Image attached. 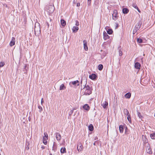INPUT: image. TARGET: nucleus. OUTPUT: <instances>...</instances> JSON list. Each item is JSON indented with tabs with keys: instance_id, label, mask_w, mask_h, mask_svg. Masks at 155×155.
Here are the masks:
<instances>
[{
	"instance_id": "obj_36",
	"label": "nucleus",
	"mask_w": 155,
	"mask_h": 155,
	"mask_svg": "<svg viewBox=\"0 0 155 155\" xmlns=\"http://www.w3.org/2000/svg\"><path fill=\"white\" fill-rule=\"evenodd\" d=\"M5 65V63L3 62H1L0 63V67H3Z\"/></svg>"
},
{
	"instance_id": "obj_49",
	"label": "nucleus",
	"mask_w": 155,
	"mask_h": 155,
	"mask_svg": "<svg viewBox=\"0 0 155 155\" xmlns=\"http://www.w3.org/2000/svg\"><path fill=\"white\" fill-rule=\"evenodd\" d=\"M97 137H95L94 138L95 140H97Z\"/></svg>"
},
{
	"instance_id": "obj_18",
	"label": "nucleus",
	"mask_w": 155,
	"mask_h": 155,
	"mask_svg": "<svg viewBox=\"0 0 155 155\" xmlns=\"http://www.w3.org/2000/svg\"><path fill=\"white\" fill-rule=\"evenodd\" d=\"M79 28L77 26H74L72 29L73 32H76L78 30Z\"/></svg>"
},
{
	"instance_id": "obj_50",
	"label": "nucleus",
	"mask_w": 155,
	"mask_h": 155,
	"mask_svg": "<svg viewBox=\"0 0 155 155\" xmlns=\"http://www.w3.org/2000/svg\"><path fill=\"white\" fill-rule=\"evenodd\" d=\"M48 21H49L50 22H51V19H50V18H49L48 19Z\"/></svg>"
},
{
	"instance_id": "obj_14",
	"label": "nucleus",
	"mask_w": 155,
	"mask_h": 155,
	"mask_svg": "<svg viewBox=\"0 0 155 155\" xmlns=\"http://www.w3.org/2000/svg\"><path fill=\"white\" fill-rule=\"evenodd\" d=\"M103 36L105 40H106L107 39L109 38L110 37L109 36L107 35L106 32H104Z\"/></svg>"
},
{
	"instance_id": "obj_1",
	"label": "nucleus",
	"mask_w": 155,
	"mask_h": 155,
	"mask_svg": "<svg viewBox=\"0 0 155 155\" xmlns=\"http://www.w3.org/2000/svg\"><path fill=\"white\" fill-rule=\"evenodd\" d=\"M35 35H38L41 32L40 25L39 23H36L35 26Z\"/></svg>"
},
{
	"instance_id": "obj_20",
	"label": "nucleus",
	"mask_w": 155,
	"mask_h": 155,
	"mask_svg": "<svg viewBox=\"0 0 155 155\" xmlns=\"http://www.w3.org/2000/svg\"><path fill=\"white\" fill-rule=\"evenodd\" d=\"M124 14H127L129 12L128 9L127 8H124L122 10Z\"/></svg>"
},
{
	"instance_id": "obj_13",
	"label": "nucleus",
	"mask_w": 155,
	"mask_h": 155,
	"mask_svg": "<svg viewBox=\"0 0 155 155\" xmlns=\"http://www.w3.org/2000/svg\"><path fill=\"white\" fill-rule=\"evenodd\" d=\"M56 137L57 140L58 141H59L61 140V137L60 134L59 133H56Z\"/></svg>"
},
{
	"instance_id": "obj_40",
	"label": "nucleus",
	"mask_w": 155,
	"mask_h": 155,
	"mask_svg": "<svg viewBox=\"0 0 155 155\" xmlns=\"http://www.w3.org/2000/svg\"><path fill=\"white\" fill-rule=\"evenodd\" d=\"M91 0H87V5H90Z\"/></svg>"
},
{
	"instance_id": "obj_10",
	"label": "nucleus",
	"mask_w": 155,
	"mask_h": 155,
	"mask_svg": "<svg viewBox=\"0 0 155 155\" xmlns=\"http://www.w3.org/2000/svg\"><path fill=\"white\" fill-rule=\"evenodd\" d=\"M15 38L13 37L12 38L11 41L10 43V45L11 46H12L15 44Z\"/></svg>"
},
{
	"instance_id": "obj_16",
	"label": "nucleus",
	"mask_w": 155,
	"mask_h": 155,
	"mask_svg": "<svg viewBox=\"0 0 155 155\" xmlns=\"http://www.w3.org/2000/svg\"><path fill=\"white\" fill-rule=\"evenodd\" d=\"M96 77L97 76L95 74H92L89 76V78L93 80H94Z\"/></svg>"
},
{
	"instance_id": "obj_21",
	"label": "nucleus",
	"mask_w": 155,
	"mask_h": 155,
	"mask_svg": "<svg viewBox=\"0 0 155 155\" xmlns=\"http://www.w3.org/2000/svg\"><path fill=\"white\" fill-rule=\"evenodd\" d=\"M131 95V94L130 93H128L125 94V97L127 98H130Z\"/></svg>"
},
{
	"instance_id": "obj_43",
	"label": "nucleus",
	"mask_w": 155,
	"mask_h": 155,
	"mask_svg": "<svg viewBox=\"0 0 155 155\" xmlns=\"http://www.w3.org/2000/svg\"><path fill=\"white\" fill-rule=\"evenodd\" d=\"M3 5V6L5 7V8H7L8 7V5L7 4H4Z\"/></svg>"
},
{
	"instance_id": "obj_8",
	"label": "nucleus",
	"mask_w": 155,
	"mask_h": 155,
	"mask_svg": "<svg viewBox=\"0 0 155 155\" xmlns=\"http://www.w3.org/2000/svg\"><path fill=\"white\" fill-rule=\"evenodd\" d=\"M140 25L139 24L136 25L133 31V34H134L136 32L140 29Z\"/></svg>"
},
{
	"instance_id": "obj_26",
	"label": "nucleus",
	"mask_w": 155,
	"mask_h": 155,
	"mask_svg": "<svg viewBox=\"0 0 155 155\" xmlns=\"http://www.w3.org/2000/svg\"><path fill=\"white\" fill-rule=\"evenodd\" d=\"M137 114L138 116L139 117L140 119L141 120H142V119L143 118V117L141 115L140 113V112H138L137 111Z\"/></svg>"
},
{
	"instance_id": "obj_25",
	"label": "nucleus",
	"mask_w": 155,
	"mask_h": 155,
	"mask_svg": "<svg viewBox=\"0 0 155 155\" xmlns=\"http://www.w3.org/2000/svg\"><path fill=\"white\" fill-rule=\"evenodd\" d=\"M124 113L125 115H126L127 116L129 115V112L127 109H124Z\"/></svg>"
},
{
	"instance_id": "obj_17",
	"label": "nucleus",
	"mask_w": 155,
	"mask_h": 155,
	"mask_svg": "<svg viewBox=\"0 0 155 155\" xmlns=\"http://www.w3.org/2000/svg\"><path fill=\"white\" fill-rule=\"evenodd\" d=\"M102 105L103 107L104 108H107L108 105V103L107 101H104L102 103Z\"/></svg>"
},
{
	"instance_id": "obj_48",
	"label": "nucleus",
	"mask_w": 155,
	"mask_h": 155,
	"mask_svg": "<svg viewBox=\"0 0 155 155\" xmlns=\"http://www.w3.org/2000/svg\"><path fill=\"white\" fill-rule=\"evenodd\" d=\"M137 9L139 12L140 13L141 12L138 8Z\"/></svg>"
},
{
	"instance_id": "obj_44",
	"label": "nucleus",
	"mask_w": 155,
	"mask_h": 155,
	"mask_svg": "<svg viewBox=\"0 0 155 155\" xmlns=\"http://www.w3.org/2000/svg\"><path fill=\"white\" fill-rule=\"evenodd\" d=\"M46 24H47V25L48 26V28L49 27V23H48V21H47Z\"/></svg>"
},
{
	"instance_id": "obj_52",
	"label": "nucleus",
	"mask_w": 155,
	"mask_h": 155,
	"mask_svg": "<svg viewBox=\"0 0 155 155\" xmlns=\"http://www.w3.org/2000/svg\"><path fill=\"white\" fill-rule=\"evenodd\" d=\"M94 145H95V142H94Z\"/></svg>"
},
{
	"instance_id": "obj_51",
	"label": "nucleus",
	"mask_w": 155,
	"mask_h": 155,
	"mask_svg": "<svg viewBox=\"0 0 155 155\" xmlns=\"http://www.w3.org/2000/svg\"><path fill=\"white\" fill-rule=\"evenodd\" d=\"M26 148L28 150L29 149V147H27Z\"/></svg>"
},
{
	"instance_id": "obj_33",
	"label": "nucleus",
	"mask_w": 155,
	"mask_h": 155,
	"mask_svg": "<svg viewBox=\"0 0 155 155\" xmlns=\"http://www.w3.org/2000/svg\"><path fill=\"white\" fill-rule=\"evenodd\" d=\"M38 107L39 109V112L40 113H41L43 110L42 107L40 105H38Z\"/></svg>"
},
{
	"instance_id": "obj_11",
	"label": "nucleus",
	"mask_w": 155,
	"mask_h": 155,
	"mask_svg": "<svg viewBox=\"0 0 155 155\" xmlns=\"http://www.w3.org/2000/svg\"><path fill=\"white\" fill-rule=\"evenodd\" d=\"M134 66L136 69H140L141 65L139 63L137 62L135 63Z\"/></svg>"
},
{
	"instance_id": "obj_54",
	"label": "nucleus",
	"mask_w": 155,
	"mask_h": 155,
	"mask_svg": "<svg viewBox=\"0 0 155 155\" xmlns=\"http://www.w3.org/2000/svg\"><path fill=\"white\" fill-rule=\"evenodd\" d=\"M82 81L81 80V84H82Z\"/></svg>"
},
{
	"instance_id": "obj_46",
	"label": "nucleus",
	"mask_w": 155,
	"mask_h": 155,
	"mask_svg": "<svg viewBox=\"0 0 155 155\" xmlns=\"http://www.w3.org/2000/svg\"><path fill=\"white\" fill-rule=\"evenodd\" d=\"M41 148L42 149H45V147L44 146H41Z\"/></svg>"
},
{
	"instance_id": "obj_39",
	"label": "nucleus",
	"mask_w": 155,
	"mask_h": 155,
	"mask_svg": "<svg viewBox=\"0 0 155 155\" xmlns=\"http://www.w3.org/2000/svg\"><path fill=\"white\" fill-rule=\"evenodd\" d=\"M52 150H53L54 152L55 151V146L54 145V144L52 147Z\"/></svg>"
},
{
	"instance_id": "obj_23",
	"label": "nucleus",
	"mask_w": 155,
	"mask_h": 155,
	"mask_svg": "<svg viewBox=\"0 0 155 155\" xmlns=\"http://www.w3.org/2000/svg\"><path fill=\"white\" fill-rule=\"evenodd\" d=\"M61 23L62 25L63 26H64L66 25V21L63 19H61Z\"/></svg>"
},
{
	"instance_id": "obj_41",
	"label": "nucleus",
	"mask_w": 155,
	"mask_h": 155,
	"mask_svg": "<svg viewBox=\"0 0 155 155\" xmlns=\"http://www.w3.org/2000/svg\"><path fill=\"white\" fill-rule=\"evenodd\" d=\"M75 25L76 26H78L79 25V23L78 21L76 20L75 21Z\"/></svg>"
},
{
	"instance_id": "obj_53",
	"label": "nucleus",
	"mask_w": 155,
	"mask_h": 155,
	"mask_svg": "<svg viewBox=\"0 0 155 155\" xmlns=\"http://www.w3.org/2000/svg\"><path fill=\"white\" fill-rule=\"evenodd\" d=\"M49 155H52V154L51 153H50Z\"/></svg>"
},
{
	"instance_id": "obj_12",
	"label": "nucleus",
	"mask_w": 155,
	"mask_h": 155,
	"mask_svg": "<svg viewBox=\"0 0 155 155\" xmlns=\"http://www.w3.org/2000/svg\"><path fill=\"white\" fill-rule=\"evenodd\" d=\"M72 84L74 85H77V86H79V81L78 80L71 82L69 84Z\"/></svg>"
},
{
	"instance_id": "obj_31",
	"label": "nucleus",
	"mask_w": 155,
	"mask_h": 155,
	"mask_svg": "<svg viewBox=\"0 0 155 155\" xmlns=\"http://www.w3.org/2000/svg\"><path fill=\"white\" fill-rule=\"evenodd\" d=\"M103 68V65L101 64H100L98 66V69L99 70H101Z\"/></svg>"
},
{
	"instance_id": "obj_3",
	"label": "nucleus",
	"mask_w": 155,
	"mask_h": 155,
	"mask_svg": "<svg viewBox=\"0 0 155 155\" xmlns=\"http://www.w3.org/2000/svg\"><path fill=\"white\" fill-rule=\"evenodd\" d=\"M77 149L78 152H80L83 150V147L81 142H78L77 145Z\"/></svg>"
},
{
	"instance_id": "obj_6",
	"label": "nucleus",
	"mask_w": 155,
	"mask_h": 155,
	"mask_svg": "<svg viewBox=\"0 0 155 155\" xmlns=\"http://www.w3.org/2000/svg\"><path fill=\"white\" fill-rule=\"evenodd\" d=\"M144 146L146 147V151L147 153H152L151 149L149 144H147Z\"/></svg>"
},
{
	"instance_id": "obj_15",
	"label": "nucleus",
	"mask_w": 155,
	"mask_h": 155,
	"mask_svg": "<svg viewBox=\"0 0 155 155\" xmlns=\"http://www.w3.org/2000/svg\"><path fill=\"white\" fill-rule=\"evenodd\" d=\"M117 10H114V13L112 15L113 19L114 20H115L116 18L117 17Z\"/></svg>"
},
{
	"instance_id": "obj_22",
	"label": "nucleus",
	"mask_w": 155,
	"mask_h": 155,
	"mask_svg": "<svg viewBox=\"0 0 155 155\" xmlns=\"http://www.w3.org/2000/svg\"><path fill=\"white\" fill-rule=\"evenodd\" d=\"M119 129L120 132L121 133H123L124 131V127H123V126L122 125H120L119 127Z\"/></svg>"
},
{
	"instance_id": "obj_4",
	"label": "nucleus",
	"mask_w": 155,
	"mask_h": 155,
	"mask_svg": "<svg viewBox=\"0 0 155 155\" xmlns=\"http://www.w3.org/2000/svg\"><path fill=\"white\" fill-rule=\"evenodd\" d=\"M47 11L49 13H52L54 10V7L52 5H50L47 8Z\"/></svg>"
},
{
	"instance_id": "obj_2",
	"label": "nucleus",
	"mask_w": 155,
	"mask_h": 155,
	"mask_svg": "<svg viewBox=\"0 0 155 155\" xmlns=\"http://www.w3.org/2000/svg\"><path fill=\"white\" fill-rule=\"evenodd\" d=\"M85 91L84 92V94L89 95L91 93V90L90 87L88 85H85L84 87Z\"/></svg>"
},
{
	"instance_id": "obj_27",
	"label": "nucleus",
	"mask_w": 155,
	"mask_h": 155,
	"mask_svg": "<svg viewBox=\"0 0 155 155\" xmlns=\"http://www.w3.org/2000/svg\"><path fill=\"white\" fill-rule=\"evenodd\" d=\"M28 69V67H27V64H25V68L24 69L23 71L24 72V73H25L27 69Z\"/></svg>"
},
{
	"instance_id": "obj_7",
	"label": "nucleus",
	"mask_w": 155,
	"mask_h": 155,
	"mask_svg": "<svg viewBox=\"0 0 155 155\" xmlns=\"http://www.w3.org/2000/svg\"><path fill=\"white\" fill-rule=\"evenodd\" d=\"M142 139L143 142V145H146L147 144H149L148 143V140L147 139L145 135H142Z\"/></svg>"
},
{
	"instance_id": "obj_38",
	"label": "nucleus",
	"mask_w": 155,
	"mask_h": 155,
	"mask_svg": "<svg viewBox=\"0 0 155 155\" xmlns=\"http://www.w3.org/2000/svg\"><path fill=\"white\" fill-rule=\"evenodd\" d=\"M119 53L120 56H122L123 54L122 51L120 50L119 51Z\"/></svg>"
},
{
	"instance_id": "obj_30",
	"label": "nucleus",
	"mask_w": 155,
	"mask_h": 155,
	"mask_svg": "<svg viewBox=\"0 0 155 155\" xmlns=\"http://www.w3.org/2000/svg\"><path fill=\"white\" fill-rule=\"evenodd\" d=\"M60 151L61 153H64L66 152V149L65 147H62L61 148Z\"/></svg>"
},
{
	"instance_id": "obj_28",
	"label": "nucleus",
	"mask_w": 155,
	"mask_h": 155,
	"mask_svg": "<svg viewBox=\"0 0 155 155\" xmlns=\"http://www.w3.org/2000/svg\"><path fill=\"white\" fill-rule=\"evenodd\" d=\"M150 137L151 139H155V133H153L150 134Z\"/></svg>"
},
{
	"instance_id": "obj_47",
	"label": "nucleus",
	"mask_w": 155,
	"mask_h": 155,
	"mask_svg": "<svg viewBox=\"0 0 155 155\" xmlns=\"http://www.w3.org/2000/svg\"><path fill=\"white\" fill-rule=\"evenodd\" d=\"M80 5V3H77V7H78V6H79Z\"/></svg>"
},
{
	"instance_id": "obj_9",
	"label": "nucleus",
	"mask_w": 155,
	"mask_h": 155,
	"mask_svg": "<svg viewBox=\"0 0 155 155\" xmlns=\"http://www.w3.org/2000/svg\"><path fill=\"white\" fill-rule=\"evenodd\" d=\"M83 43L84 49L85 50L87 51L88 49L87 41L86 40H84L83 41Z\"/></svg>"
},
{
	"instance_id": "obj_29",
	"label": "nucleus",
	"mask_w": 155,
	"mask_h": 155,
	"mask_svg": "<svg viewBox=\"0 0 155 155\" xmlns=\"http://www.w3.org/2000/svg\"><path fill=\"white\" fill-rule=\"evenodd\" d=\"M89 130L91 131H92L93 129V126L92 124H90L88 126Z\"/></svg>"
},
{
	"instance_id": "obj_32",
	"label": "nucleus",
	"mask_w": 155,
	"mask_h": 155,
	"mask_svg": "<svg viewBox=\"0 0 155 155\" xmlns=\"http://www.w3.org/2000/svg\"><path fill=\"white\" fill-rule=\"evenodd\" d=\"M107 33L109 35H110L112 34L113 32V31L111 29H108L107 31Z\"/></svg>"
},
{
	"instance_id": "obj_5",
	"label": "nucleus",
	"mask_w": 155,
	"mask_h": 155,
	"mask_svg": "<svg viewBox=\"0 0 155 155\" xmlns=\"http://www.w3.org/2000/svg\"><path fill=\"white\" fill-rule=\"evenodd\" d=\"M45 136L43 137V143L45 144L46 145L47 143V140L48 139V134L46 133H45L44 134Z\"/></svg>"
},
{
	"instance_id": "obj_24",
	"label": "nucleus",
	"mask_w": 155,
	"mask_h": 155,
	"mask_svg": "<svg viewBox=\"0 0 155 155\" xmlns=\"http://www.w3.org/2000/svg\"><path fill=\"white\" fill-rule=\"evenodd\" d=\"M66 88V87L64 86V84H62L60 85V90H63Z\"/></svg>"
},
{
	"instance_id": "obj_19",
	"label": "nucleus",
	"mask_w": 155,
	"mask_h": 155,
	"mask_svg": "<svg viewBox=\"0 0 155 155\" xmlns=\"http://www.w3.org/2000/svg\"><path fill=\"white\" fill-rule=\"evenodd\" d=\"M83 108L84 109L86 110H89L90 109V107L87 104H85L83 106Z\"/></svg>"
},
{
	"instance_id": "obj_35",
	"label": "nucleus",
	"mask_w": 155,
	"mask_h": 155,
	"mask_svg": "<svg viewBox=\"0 0 155 155\" xmlns=\"http://www.w3.org/2000/svg\"><path fill=\"white\" fill-rule=\"evenodd\" d=\"M137 42L138 43H141L142 42V40L141 38H138L137 39Z\"/></svg>"
},
{
	"instance_id": "obj_55",
	"label": "nucleus",
	"mask_w": 155,
	"mask_h": 155,
	"mask_svg": "<svg viewBox=\"0 0 155 155\" xmlns=\"http://www.w3.org/2000/svg\"><path fill=\"white\" fill-rule=\"evenodd\" d=\"M0 155H1V154L0 153Z\"/></svg>"
},
{
	"instance_id": "obj_45",
	"label": "nucleus",
	"mask_w": 155,
	"mask_h": 155,
	"mask_svg": "<svg viewBox=\"0 0 155 155\" xmlns=\"http://www.w3.org/2000/svg\"><path fill=\"white\" fill-rule=\"evenodd\" d=\"M43 100V98H42L41 99V104L42 105V103L44 102V101Z\"/></svg>"
},
{
	"instance_id": "obj_42",
	"label": "nucleus",
	"mask_w": 155,
	"mask_h": 155,
	"mask_svg": "<svg viewBox=\"0 0 155 155\" xmlns=\"http://www.w3.org/2000/svg\"><path fill=\"white\" fill-rule=\"evenodd\" d=\"M133 7L135 8L136 9H137L138 8V7H137V5H135V4H133Z\"/></svg>"
},
{
	"instance_id": "obj_34",
	"label": "nucleus",
	"mask_w": 155,
	"mask_h": 155,
	"mask_svg": "<svg viewBox=\"0 0 155 155\" xmlns=\"http://www.w3.org/2000/svg\"><path fill=\"white\" fill-rule=\"evenodd\" d=\"M127 119L128 121L129 122L131 123V117H130V116L129 114L127 116Z\"/></svg>"
},
{
	"instance_id": "obj_37",
	"label": "nucleus",
	"mask_w": 155,
	"mask_h": 155,
	"mask_svg": "<svg viewBox=\"0 0 155 155\" xmlns=\"http://www.w3.org/2000/svg\"><path fill=\"white\" fill-rule=\"evenodd\" d=\"M74 109H73L72 110H71L70 112L69 113V115L70 116H71L72 113H73L74 110Z\"/></svg>"
}]
</instances>
